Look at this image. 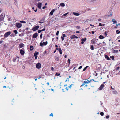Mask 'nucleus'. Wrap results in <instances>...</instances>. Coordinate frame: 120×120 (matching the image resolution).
<instances>
[{"mask_svg": "<svg viewBox=\"0 0 120 120\" xmlns=\"http://www.w3.org/2000/svg\"><path fill=\"white\" fill-rule=\"evenodd\" d=\"M38 7L40 9H41V6L42 5V3H38Z\"/></svg>", "mask_w": 120, "mask_h": 120, "instance_id": "nucleus-12", "label": "nucleus"}, {"mask_svg": "<svg viewBox=\"0 0 120 120\" xmlns=\"http://www.w3.org/2000/svg\"><path fill=\"white\" fill-rule=\"evenodd\" d=\"M24 46V45L23 43H21L19 44V48H22Z\"/></svg>", "mask_w": 120, "mask_h": 120, "instance_id": "nucleus-14", "label": "nucleus"}, {"mask_svg": "<svg viewBox=\"0 0 120 120\" xmlns=\"http://www.w3.org/2000/svg\"><path fill=\"white\" fill-rule=\"evenodd\" d=\"M30 50L32 51L33 49V47L32 46H30Z\"/></svg>", "mask_w": 120, "mask_h": 120, "instance_id": "nucleus-23", "label": "nucleus"}, {"mask_svg": "<svg viewBox=\"0 0 120 120\" xmlns=\"http://www.w3.org/2000/svg\"><path fill=\"white\" fill-rule=\"evenodd\" d=\"M106 118L108 119L109 118V115L107 116L106 117Z\"/></svg>", "mask_w": 120, "mask_h": 120, "instance_id": "nucleus-53", "label": "nucleus"}, {"mask_svg": "<svg viewBox=\"0 0 120 120\" xmlns=\"http://www.w3.org/2000/svg\"><path fill=\"white\" fill-rule=\"evenodd\" d=\"M49 116H53V114L52 113H51V114Z\"/></svg>", "mask_w": 120, "mask_h": 120, "instance_id": "nucleus-46", "label": "nucleus"}, {"mask_svg": "<svg viewBox=\"0 0 120 120\" xmlns=\"http://www.w3.org/2000/svg\"><path fill=\"white\" fill-rule=\"evenodd\" d=\"M110 58H112V59H114V56H110Z\"/></svg>", "mask_w": 120, "mask_h": 120, "instance_id": "nucleus-44", "label": "nucleus"}, {"mask_svg": "<svg viewBox=\"0 0 120 120\" xmlns=\"http://www.w3.org/2000/svg\"><path fill=\"white\" fill-rule=\"evenodd\" d=\"M55 47H56V48L57 47H58V46L57 45H55Z\"/></svg>", "mask_w": 120, "mask_h": 120, "instance_id": "nucleus-63", "label": "nucleus"}, {"mask_svg": "<svg viewBox=\"0 0 120 120\" xmlns=\"http://www.w3.org/2000/svg\"><path fill=\"white\" fill-rule=\"evenodd\" d=\"M3 41L2 40L0 41V44H1L2 43Z\"/></svg>", "mask_w": 120, "mask_h": 120, "instance_id": "nucleus-59", "label": "nucleus"}, {"mask_svg": "<svg viewBox=\"0 0 120 120\" xmlns=\"http://www.w3.org/2000/svg\"><path fill=\"white\" fill-rule=\"evenodd\" d=\"M51 69L52 71H53L54 70V68L53 67H52L51 68Z\"/></svg>", "mask_w": 120, "mask_h": 120, "instance_id": "nucleus-49", "label": "nucleus"}, {"mask_svg": "<svg viewBox=\"0 0 120 120\" xmlns=\"http://www.w3.org/2000/svg\"><path fill=\"white\" fill-rule=\"evenodd\" d=\"M4 17V15L3 14H2L0 16V22L3 20Z\"/></svg>", "mask_w": 120, "mask_h": 120, "instance_id": "nucleus-4", "label": "nucleus"}, {"mask_svg": "<svg viewBox=\"0 0 120 120\" xmlns=\"http://www.w3.org/2000/svg\"><path fill=\"white\" fill-rule=\"evenodd\" d=\"M59 33V31H57V32L56 33V35H58V34Z\"/></svg>", "mask_w": 120, "mask_h": 120, "instance_id": "nucleus-43", "label": "nucleus"}, {"mask_svg": "<svg viewBox=\"0 0 120 120\" xmlns=\"http://www.w3.org/2000/svg\"><path fill=\"white\" fill-rule=\"evenodd\" d=\"M19 36H22L23 35L22 34H19Z\"/></svg>", "mask_w": 120, "mask_h": 120, "instance_id": "nucleus-61", "label": "nucleus"}, {"mask_svg": "<svg viewBox=\"0 0 120 120\" xmlns=\"http://www.w3.org/2000/svg\"><path fill=\"white\" fill-rule=\"evenodd\" d=\"M45 19L44 18H42L38 22L40 23H42L45 21Z\"/></svg>", "mask_w": 120, "mask_h": 120, "instance_id": "nucleus-7", "label": "nucleus"}, {"mask_svg": "<svg viewBox=\"0 0 120 120\" xmlns=\"http://www.w3.org/2000/svg\"><path fill=\"white\" fill-rule=\"evenodd\" d=\"M112 21L113 22V24H115V23H116L117 22L115 20V19H113L112 20Z\"/></svg>", "mask_w": 120, "mask_h": 120, "instance_id": "nucleus-19", "label": "nucleus"}, {"mask_svg": "<svg viewBox=\"0 0 120 120\" xmlns=\"http://www.w3.org/2000/svg\"><path fill=\"white\" fill-rule=\"evenodd\" d=\"M86 38H82L81 40L82 41L81 42V44H83L84 43V42L86 41Z\"/></svg>", "mask_w": 120, "mask_h": 120, "instance_id": "nucleus-8", "label": "nucleus"}, {"mask_svg": "<svg viewBox=\"0 0 120 120\" xmlns=\"http://www.w3.org/2000/svg\"><path fill=\"white\" fill-rule=\"evenodd\" d=\"M120 25V23H118V24H116V27H115V28H116L117 27V26H118V25Z\"/></svg>", "mask_w": 120, "mask_h": 120, "instance_id": "nucleus-40", "label": "nucleus"}, {"mask_svg": "<svg viewBox=\"0 0 120 120\" xmlns=\"http://www.w3.org/2000/svg\"><path fill=\"white\" fill-rule=\"evenodd\" d=\"M61 38L62 41H63L64 40V37L62 36H61Z\"/></svg>", "mask_w": 120, "mask_h": 120, "instance_id": "nucleus-54", "label": "nucleus"}, {"mask_svg": "<svg viewBox=\"0 0 120 120\" xmlns=\"http://www.w3.org/2000/svg\"><path fill=\"white\" fill-rule=\"evenodd\" d=\"M116 33L117 34H119L120 33V31H119L118 30H117L116 31Z\"/></svg>", "mask_w": 120, "mask_h": 120, "instance_id": "nucleus-33", "label": "nucleus"}, {"mask_svg": "<svg viewBox=\"0 0 120 120\" xmlns=\"http://www.w3.org/2000/svg\"><path fill=\"white\" fill-rule=\"evenodd\" d=\"M20 22L22 23H26V22L25 21H20Z\"/></svg>", "mask_w": 120, "mask_h": 120, "instance_id": "nucleus-35", "label": "nucleus"}, {"mask_svg": "<svg viewBox=\"0 0 120 120\" xmlns=\"http://www.w3.org/2000/svg\"><path fill=\"white\" fill-rule=\"evenodd\" d=\"M37 9H36V10H34V11L35 12H36L37 11Z\"/></svg>", "mask_w": 120, "mask_h": 120, "instance_id": "nucleus-60", "label": "nucleus"}, {"mask_svg": "<svg viewBox=\"0 0 120 120\" xmlns=\"http://www.w3.org/2000/svg\"><path fill=\"white\" fill-rule=\"evenodd\" d=\"M105 57L106 58L107 60H109L110 59V58L108 56L106 55L105 56Z\"/></svg>", "mask_w": 120, "mask_h": 120, "instance_id": "nucleus-24", "label": "nucleus"}, {"mask_svg": "<svg viewBox=\"0 0 120 120\" xmlns=\"http://www.w3.org/2000/svg\"><path fill=\"white\" fill-rule=\"evenodd\" d=\"M73 14L75 16H78L79 15V14L77 13H75L73 12Z\"/></svg>", "mask_w": 120, "mask_h": 120, "instance_id": "nucleus-16", "label": "nucleus"}, {"mask_svg": "<svg viewBox=\"0 0 120 120\" xmlns=\"http://www.w3.org/2000/svg\"><path fill=\"white\" fill-rule=\"evenodd\" d=\"M90 2H93L94 1H95L96 0H88Z\"/></svg>", "mask_w": 120, "mask_h": 120, "instance_id": "nucleus-38", "label": "nucleus"}, {"mask_svg": "<svg viewBox=\"0 0 120 120\" xmlns=\"http://www.w3.org/2000/svg\"><path fill=\"white\" fill-rule=\"evenodd\" d=\"M62 36V37H65V35L64 34H63Z\"/></svg>", "mask_w": 120, "mask_h": 120, "instance_id": "nucleus-52", "label": "nucleus"}, {"mask_svg": "<svg viewBox=\"0 0 120 120\" xmlns=\"http://www.w3.org/2000/svg\"><path fill=\"white\" fill-rule=\"evenodd\" d=\"M58 51L61 54H62V51L61 49L60 48H59L58 49Z\"/></svg>", "mask_w": 120, "mask_h": 120, "instance_id": "nucleus-18", "label": "nucleus"}, {"mask_svg": "<svg viewBox=\"0 0 120 120\" xmlns=\"http://www.w3.org/2000/svg\"><path fill=\"white\" fill-rule=\"evenodd\" d=\"M11 34L10 32H8L6 33L4 35V37L6 38L7 37Z\"/></svg>", "mask_w": 120, "mask_h": 120, "instance_id": "nucleus-2", "label": "nucleus"}, {"mask_svg": "<svg viewBox=\"0 0 120 120\" xmlns=\"http://www.w3.org/2000/svg\"><path fill=\"white\" fill-rule=\"evenodd\" d=\"M16 60V57H15L13 58V62H15Z\"/></svg>", "mask_w": 120, "mask_h": 120, "instance_id": "nucleus-30", "label": "nucleus"}, {"mask_svg": "<svg viewBox=\"0 0 120 120\" xmlns=\"http://www.w3.org/2000/svg\"><path fill=\"white\" fill-rule=\"evenodd\" d=\"M40 46H43V43L42 42H41L40 43Z\"/></svg>", "mask_w": 120, "mask_h": 120, "instance_id": "nucleus-32", "label": "nucleus"}, {"mask_svg": "<svg viewBox=\"0 0 120 120\" xmlns=\"http://www.w3.org/2000/svg\"><path fill=\"white\" fill-rule=\"evenodd\" d=\"M99 38L100 39H102L104 38V37L103 36L101 35H100L99 36Z\"/></svg>", "mask_w": 120, "mask_h": 120, "instance_id": "nucleus-21", "label": "nucleus"}, {"mask_svg": "<svg viewBox=\"0 0 120 120\" xmlns=\"http://www.w3.org/2000/svg\"><path fill=\"white\" fill-rule=\"evenodd\" d=\"M104 85L103 84H102L100 86V87L99 88V89L100 90H101L104 87Z\"/></svg>", "mask_w": 120, "mask_h": 120, "instance_id": "nucleus-17", "label": "nucleus"}, {"mask_svg": "<svg viewBox=\"0 0 120 120\" xmlns=\"http://www.w3.org/2000/svg\"><path fill=\"white\" fill-rule=\"evenodd\" d=\"M92 34H93L94 33V31H93L92 32Z\"/></svg>", "mask_w": 120, "mask_h": 120, "instance_id": "nucleus-62", "label": "nucleus"}, {"mask_svg": "<svg viewBox=\"0 0 120 120\" xmlns=\"http://www.w3.org/2000/svg\"><path fill=\"white\" fill-rule=\"evenodd\" d=\"M104 34L106 36L107 35V33L106 32H105L104 33Z\"/></svg>", "mask_w": 120, "mask_h": 120, "instance_id": "nucleus-50", "label": "nucleus"}, {"mask_svg": "<svg viewBox=\"0 0 120 120\" xmlns=\"http://www.w3.org/2000/svg\"><path fill=\"white\" fill-rule=\"evenodd\" d=\"M14 31L15 34H16L17 33V31L16 30H14Z\"/></svg>", "mask_w": 120, "mask_h": 120, "instance_id": "nucleus-34", "label": "nucleus"}, {"mask_svg": "<svg viewBox=\"0 0 120 120\" xmlns=\"http://www.w3.org/2000/svg\"><path fill=\"white\" fill-rule=\"evenodd\" d=\"M82 67V66H80L78 68V69H80Z\"/></svg>", "mask_w": 120, "mask_h": 120, "instance_id": "nucleus-45", "label": "nucleus"}, {"mask_svg": "<svg viewBox=\"0 0 120 120\" xmlns=\"http://www.w3.org/2000/svg\"><path fill=\"white\" fill-rule=\"evenodd\" d=\"M88 67V66H86L83 69V71H85L87 69V68Z\"/></svg>", "mask_w": 120, "mask_h": 120, "instance_id": "nucleus-25", "label": "nucleus"}, {"mask_svg": "<svg viewBox=\"0 0 120 120\" xmlns=\"http://www.w3.org/2000/svg\"><path fill=\"white\" fill-rule=\"evenodd\" d=\"M43 43V46L44 45L45 46L47 44V42L46 41V42H44L43 43Z\"/></svg>", "mask_w": 120, "mask_h": 120, "instance_id": "nucleus-22", "label": "nucleus"}, {"mask_svg": "<svg viewBox=\"0 0 120 120\" xmlns=\"http://www.w3.org/2000/svg\"><path fill=\"white\" fill-rule=\"evenodd\" d=\"M60 5L61 7H64L65 5L64 3H62L60 4Z\"/></svg>", "mask_w": 120, "mask_h": 120, "instance_id": "nucleus-20", "label": "nucleus"}, {"mask_svg": "<svg viewBox=\"0 0 120 120\" xmlns=\"http://www.w3.org/2000/svg\"><path fill=\"white\" fill-rule=\"evenodd\" d=\"M41 32V30H38V33H39Z\"/></svg>", "mask_w": 120, "mask_h": 120, "instance_id": "nucleus-47", "label": "nucleus"}, {"mask_svg": "<svg viewBox=\"0 0 120 120\" xmlns=\"http://www.w3.org/2000/svg\"><path fill=\"white\" fill-rule=\"evenodd\" d=\"M113 93V94L115 95H117L118 94V93L117 91L115 90H114L112 91Z\"/></svg>", "mask_w": 120, "mask_h": 120, "instance_id": "nucleus-15", "label": "nucleus"}, {"mask_svg": "<svg viewBox=\"0 0 120 120\" xmlns=\"http://www.w3.org/2000/svg\"><path fill=\"white\" fill-rule=\"evenodd\" d=\"M55 59L57 61H58L59 60V59L58 57H55Z\"/></svg>", "mask_w": 120, "mask_h": 120, "instance_id": "nucleus-37", "label": "nucleus"}, {"mask_svg": "<svg viewBox=\"0 0 120 120\" xmlns=\"http://www.w3.org/2000/svg\"><path fill=\"white\" fill-rule=\"evenodd\" d=\"M46 7L44 6L42 7V8L43 9L45 8H46Z\"/></svg>", "mask_w": 120, "mask_h": 120, "instance_id": "nucleus-57", "label": "nucleus"}, {"mask_svg": "<svg viewBox=\"0 0 120 120\" xmlns=\"http://www.w3.org/2000/svg\"><path fill=\"white\" fill-rule=\"evenodd\" d=\"M68 14V13L67 12V13H66L63 14V16H66Z\"/></svg>", "mask_w": 120, "mask_h": 120, "instance_id": "nucleus-31", "label": "nucleus"}, {"mask_svg": "<svg viewBox=\"0 0 120 120\" xmlns=\"http://www.w3.org/2000/svg\"><path fill=\"white\" fill-rule=\"evenodd\" d=\"M90 48L92 50H94L93 46V45H92L91 46Z\"/></svg>", "mask_w": 120, "mask_h": 120, "instance_id": "nucleus-36", "label": "nucleus"}, {"mask_svg": "<svg viewBox=\"0 0 120 120\" xmlns=\"http://www.w3.org/2000/svg\"><path fill=\"white\" fill-rule=\"evenodd\" d=\"M64 57L65 58H66L67 57V55H65Z\"/></svg>", "mask_w": 120, "mask_h": 120, "instance_id": "nucleus-64", "label": "nucleus"}, {"mask_svg": "<svg viewBox=\"0 0 120 120\" xmlns=\"http://www.w3.org/2000/svg\"><path fill=\"white\" fill-rule=\"evenodd\" d=\"M22 25V24L19 22H17L16 24V26L18 28H21V27Z\"/></svg>", "mask_w": 120, "mask_h": 120, "instance_id": "nucleus-1", "label": "nucleus"}, {"mask_svg": "<svg viewBox=\"0 0 120 120\" xmlns=\"http://www.w3.org/2000/svg\"><path fill=\"white\" fill-rule=\"evenodd\" d=\"M68 61L69 63L70 64V60L69 59H68Z\"/></svg>", "mask_w": 120, "mask_h": 120, "instance_id": "nucleus-48", "label": "nucleus"}, {"mask_svg": "<svg viewBox=\"0 0 120 120\" xmlns=\"http://www.w3.org/2000/svg\"><path fill=\"white\" fill-rule=\"evenodd\" d=\"M55 11V10L54 9L52 10L51 12L50 13V14L51 15H53L54 12Z\"/></svg>", "mask_w": 120, "mask_h": 120, "instance_id": "nucleus-13", "label": "nucleus"}, {"mask_svg": "<svg viewBox=\"0 0 120 120\" xmlns=\"http://www.w3.org/2000/svg\"><path fill=\"white\" fill-rule=\"evenodd\" d=\"M42 34L41 33L40 35V38L41 39L42 38Z\"/></svg>", "mask_w": 120, "mask_h": 120, "instance_id": "nucleus-42", "label": "nucleus"}, {"mask_svg": "<svg viewBox=\"0 0 120 120\" xmlns=\"http://www.w3.org/2000/svg\"><path fill=\"white\" fill-rule=\"evenodd\" d=\"M73 85V84H71V85H70V86L69 87V88H71V86L72 85Z\"/></svg>", "mask_w": 120, "mask_h": 120, "instance_id": "nucleus-55", "label": "nucleus"}, {"mask_svg": "<svg viewBox=\"0 0 120 120\" xmlns=\"http://www.w3.org/2000/svg\"><path fill=\"white\" fill-rule=\"evenodd\" d=\"M41 66V65L40 63H38L36 65V68L38 69L40 68Z\"/></svg>", "mask_w": 120, "mask_h": 120, "instance_id": "nucleus-5", "label": "nucleus"}, {"mask_svg": "<svg viewBox=\"0 0 120 120\" xmlns=\"http://www.w3.org/2000/svg\"><path fill=\"white\" fill-rule=\"evenodd\" d=\"M70 38L72 39H74V38H76L77 39L78 38V37H77L75 35H73L71 36Z\"/></svg>", "mask_w": 120, "mask_h": 120, "instance_id": "nucleus-10", "label": "nucleus"}, {"mask_svg": "<svg viewBox=\"0 0 120 120\" xmlns=\"http://www.w3.org/2000/svg\"><path fill=\"white\" fill-rule=\"evenodd\" d=\"M118 52V51L117 50H115L113 51V52L114 53H117Z\"/></svg>", "mask_w": 120, "mask_h": 120, "instance_id": "nucleus-27", "label": "nucleus"}, {"mask_svg": "<svg viewBox=\"0 0 120 120\" xmlns=\"http://www.w3.org/2000/svg\"><path fill=\"white\" fill-rule=\"evenodd\" d=\"M76 28H77V29H80V26H77L76 27Z\"/></svg>", "mask_w": 120, "mask_h": 120, "instance_id": "nucleus-41", "label": "nucleus"}, {"mask_svg": "<svg viewBox=\"0 0 120 120\" xmlns=\"http://www.w3.org/2000/svg\"><path fill=\"white\" fill-rule=\"evenodd\" d=\"M99 26H102V25L101 24V23H99Z\"/></svg>", "mask_w": 120, "mask_h": 120, "instance_id": "nucleus-51", "label": "nucleus"}, {"mask_svg": "<svg viewBox=\"0 0 120 120\" xmlns=\"http://www.w3.org/2000/svg\"><path fill=\"white\" fill-rule=\"evenodd\" d=\"M39 27V26H38L33 27L32 29V30L34 31L36 30Z\"/></svg>", "mask_w": 120, "mask_h": 120, "instance_id": "nucleus-3", "label": "nucleus"}, {"mask_svg": "<svg viewBox=\"0 0 120 120\" xmlns=\"http://www.w3.org/2000/svg\"><path fill=\"white\" fill-rule=\"evenodd\" d=\"M23 49H24L23 48L22 49H21L20 50V53L22 55H24L25 53Z\"/></svg>", "mask_w": 120, "mask_h": 120, "instance_id": "nucleus-6", "label": "nucleus"}, {"mask_svg": "<svg viewBox=\"0 0 120 120\" xmlns=\"http://www.w3.org/2000/svg\"><path fill=\"white\" fill-rule=\"evenodd\" d=\"M66 89L67 91H68V87H66Z\"/></svg>", "mask_w": 120, "mask_h": 120, "instance_id": "nucleus-58", "label": "nucleus"}, {"mask_svg": "<svg viewBox=\"0 0 120 120\" xmlns=\"http://www.w3.org/2000/svg\"><path fill=\"white\" fill-rule=\"evenodd\" d=\"M38 36V34L37 33H35L33 35L32 37L33 38H36Z\"/></svg>", "mask_w": 120, "mask_h": 120, "instance_id": "nucleus-9", "label": "nucleus"}, {"mask_svg": "<svg viewBox=\"0 0 120 120\" xmlns=\"http://www.w3.org/2000/svg\"><path fill=\"white\" fill-rule=\"evenodd\" d=\"M39 53L38 52H37L36 53H34V56H37V55Z\"/></svg>", "mask_w": 120, "mask_h": 120, "instance_id": "nucleus-28", "label": "nucleus"}, {"mask_svg": "<svg viewBox=\"0 0 120 120\" xmlns=\"http://www.w3.org/2000/svg\"><path fill=\"white\" fill-rule=\"evenodd\" d=\"M95 43V41L93 40H91V43L92 44H94Z\"/></svg>", "mask_w": 120, "mask_h": 120, "instance_id": "nucleus-26", "label": "nucleus"}, {"mask_svg": "<svg viewBox=\"0 0 120 120\" xmlns=\"http://www.w3.org/2000/svg\"><path fill=\"white\" fill-rule=\"evenodd\" d=\"M100 115L101 116H103L104 115V113L102 112H101L100 113Z\"/></svg>", "mask_w": 120, "mask_h": 120, "instance_id": "nucleus-39", "label": "nucleus"}, {"mask_svg": "<svg viewBox=\"0 0 120 120\" xmlns=\"http://www.w3.org/2000/svg\"><path fill=\"white\" fill-rule=\"evenodd\" d=\"M88 83V80H87L86 81H84L83 83L81 85V86H82L85 85V84Z\"/></svg>", "mask_w": 120, "mask_h": 120, "instance_id": "nucleus-11", "label": "nucleus"}, {"mask_svg": "<svg viewBox=\"0 0 120 120\" xmlns=\"http://www.w3.org/2000/svg\"><path fill=\"white\" fill-rule=\"evenodd\" d=\"M45 30V28H44L43 29L41 30V31H44Z\"/></svg>", "mask_w": 120, "mask_h": 120, "instance_id": "nucleus-56", "label": "nucleus"}, {"mask_svg": "<svg viewBox=\"0 0 120 120\" xmlns=\"http://www.w3.org/2000/svg\"><path fill=\"white\" fill-rule=\"evenodd\" d=\"M60 75V74L59 73L58 74L57 73H56L55 74V76H59Z\"/></svg>", "mask_w": 120, "mask_h": 120, "instance_id": "nucleus-29", "label": "nucleus"}]
</instances>
